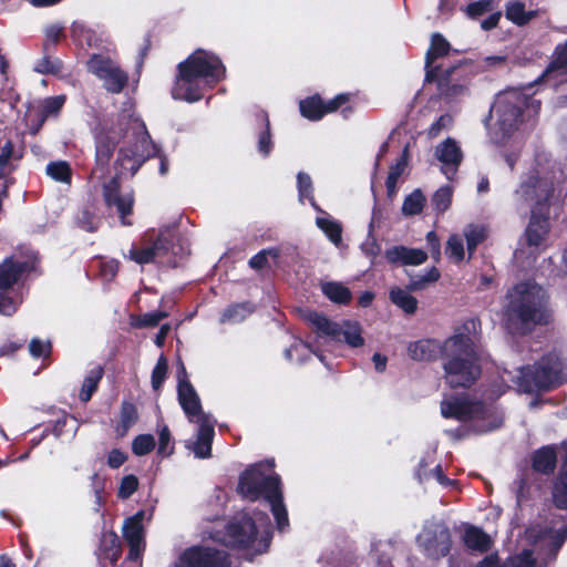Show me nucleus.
I'll return each mask as SVG.
<instances>
[{
    "label": "nucleus",
    "mask_w": 567,
    "mask_h": 567,
    "mask_svg": "<svg viewBox=\"0 0 567 567\" xmlns=\"http://www.w3.org/2000/svg\"><path fill=\"white\" fill-rule=\"evenodd\" d=\"M505 319L514 332L527 333L550 320L546 291L536 282L524 281L507 291Z\"/></svg>",
    "instance_id": "nucleus-1"
},
{
    "label": "nucleus",
    "mask_w": 567,
    "mask_h": 567,
    "mask_svg": "<svg viewBox=\"0 0 567 567\" xmlns=\"http://www.w3.org/2000/svg\"><path fill=\"white\" fill-rule=\"evenodd\" d=\"M225 68L218 56L197 50L178 64V75L172 94L176 100L196 102L202 99L205 86L220 81Z\"/></svg>",
    "instance_id": "nucleus-2"
},
{
    "label": "nucleus",
    "mask_w": 567,
    "mask_h": 567,
    "mask_svg": "<svg viewBox=\"0 0 567 567\" xmlns=\"http://www.w3.org/2000/svg\"><path fill=\"white\" fill-rule=\"evenodd\" d=\"M272 462L251 466L241 474L238 491L245 498L250 501L265 498L270 505L278 529L284 530L289 524L288 515L282 503L280 478L272 473Z\"/></svg>",
    "instance_id": "nucleus-3"
},
{
    "label": "nucleus",
    "mask_w": 567,
    "mask_h": 567,
    "mask_svg": "<svg viewBox=\"0 0 567 567\" xmlns=\"http://www.w3.org/2000/svg\"><path fill=\"white\" fill-rule=\"evenodd\" d=\"M446 382L453 386H470L478 378L481 368L470 336L457 333L443 343Z\"/></svg>",
    "instance_id": "nucleus-4"
},
{
    "label": "nucleus",
    "mask_w": 567,
    "mask_h": 567,
    "mask_svg": "<svg viewBox=\"0 0 567 567\" xmlns=\"http://www.w3.org/2000/svg\"><path fill=\"white\" fill-rule=\"evenodd\" d=\"M534 103L532 99L518 91L499 94L491 110L492 123L488 125L489 137L494 143L503 144L519 127L524 110Z\"/></svg>",
    "instance_id": "nucleus-5"
},
{
    "label": "nucleus",
    "mask_w": 567,
    "mask_h": 567,
    "mask_svg": "<svg viewBox=\"0 0 567 567\" xmlns=\"http://www.w3.org/2000/svg\"><path fill=\"white\" fill-rule=\"evenodd\" d=\"M259 525L247 514H238L226 526L225 535L219 533L210 537L226 546L238 547L251 551V554H262L267 550L270 543L268 525L259 518Z\"/></svg>",
    "instance_id": "nucleus-6"
},
{
    "label": "nucleus",
    "mask_w": 567,
    "mask_h": 567,
    "mask_svg": "<svg viewBox=\"0 0 567 567\" xmlns=\"http://www.w3.org/2000/svg\"><path fill=\"white\" fill-rule=\"evenodd\" d=\"M157 153L158 148L152 142L145 124L140 118L130 117L117 159L122 168L134 175L145 161Z\"/></svg>",
    "instance_id": "nucleus-7"
},
{
    "label": "nucleus",
    "mask_w": 567,
    "mask_h": 567,
    "mask_svg": "<svg viewBox=\"0 0 567 567\" xmlns=\"http://www.w3.org/2000/svg\"><path fill=\"white\" fill-rule=\"evenodd\" d=\"M559 372L557 363L543 360L533 367L517 369L515 373L505 370L501 379L507 388L515 386L518 392L533 393L555 386L559 381Z\"/></svg>",
    "instance_id": "nucleus-8"
},
{
    "label": "nucleus",
    "mask_w": 567,
    "mask_h": 567,
    "mask_svg": "<svg viewBox=\"0 0 567 567\" xmlns=\"http://www.w3.org/2000/svg\"><path fill=\"white\" fill-rule=\"evenodd\" d=\"M441 413L444 417H453L458 421L473 420L475 430L480 433L497 429L503 422L502 416L495 413L494 408L461 398L443 400Z\"/></svg>",
    "instance_id": "nucleus-9"
},
{
    "label": "nucleus",
    "mask_w": 567,
    "mask_h": 567,
    "mask_svg": "<svg viewBox=\"0 0 567 567\" xmlns=\"http://www.w3.org/2000/svg\"><path fill=\"white\" fill-rule=\"evenodd\" d=\"M37 257L30 255L25 260L16 256L0 264V313L10 316L17 310L19 300L14 297V287L22 276L35 269Z\"/></svg>",
    "instance_id": "nucleus-10"
},
{
    "label": "nucleus",
    "mask_w": 567,
    "mask_h": 567,
    "mask_svg": "<svg viewBox=\"0 0 567 567\" xmlns=\"http://www.w3.org/2000/svg\"><path fill=\"white\" fill-rule=\"evenodd\" d=\"M174 235L171 230L161 231L156 238L145 236L140 246H133L128 258L138 265L162 262L173 247Z\"/></svg>",
    "instance_id": "nucleus-11"
},
{
    "label": "nucleus",
    "mask_w": 567,
    "mask_h": 567,
    "mask_svg": "<svg viewBox=\"0 0 567 567\" xmlns=\"http://www.w3.org/2000/svg\"><path fill=\"white\" fill-rule=\"evenodd\" d=\"M416 542L425 555L434 559L446 556L451 549L450 530L444 524L437 522L426 523Z\"/></svg>",
    "instance_id": "nucleus-12"
},
{
    "label": "nucleus",
    "mask_w": 567,
    "mask_h": 567,
    "mask_svg": "<svg viewBox=\"0 0 567 567\" xmlns=\"http://www.w3.org/2000/svg\"><path fill=\"white\" fill-rule=\"evenodd\" d=\"M555 177L528 176L515 190L514 200L517 207L533 206L549 198L554 192Z\"/></svg>",
    "instance_id": "nucleus-13"
},
{
    "label": "nucleus",
    "mask_w": 567,
    "mask_h": 567,
    "mask_svg": "<svg viewBox=\"0 0 567 567\" xmlns=\"http://www.w3.org/2000/svg\"><path fill=\"white\" fill-rule=\"evenodd\" d=\"M87 68L111 93H120L128 81L127 74L110 58L93 55L87 61Z\"/></svg>",
    "instance_id": "nucleus-14"
},
{
    "label": "nucleus",
    "mask_w": 567,
    "mask_h": 567,
    "mask_svg": "<svg viewBox=\"0 0 567 567\" xmlns=\"http://www.w3.org/2000/svg\"><path fill=\"white\" fill-rule=\"evenodd\" d=\"M228 555L209 547H192L183 551L175 567H229Z\"/></svg>",
    "instance_id": "nucleus-15"
},
{
    "label": "nucleus",
    "mask_w": 567,
    "mask_h": 567,
    "mask_svg": "<svg viewBox=\"0 0 567 567\" xmlns=\"http://www.w3.org/2000/svg\"><path fill=\"white\" fill-rule=\"evenodd\" d=\"M177 378L178 401L188 421L192 423H197V420L202 419V416L212 417L210 415L203 412L200 400L195 389L187 380V373L183 362L178 363Z\"/></svg>",
    "instance_id": "nucleus-16"
},
{
    "label": "nucleus",
    "mask_w": 567,
    "mask_h": 567,
    "mask_svg": "<svg viewBox=\"0 0 567 567\" xmlns=\"http://www.w3.org/2000/svg\"><path fill=\"white\" fill-rule=\"evenodd\" d=\"M435 156L442 164V173L451 179L463 158L460 146L453 138H446L436 146Z\"/></svg>",
    "instance_id": "nucleus-17"
},
{
    "label": "nucleus",
    "mask_w": 567,
    "mask_h": 567,
    "mask_svg": "<svg viewBox=\"0 0 567 567\" xmlns=\"http://www.w3.org/2000/svg\"><path fill=\"white\" fill-rule=\"evenodd\" d=\"M566 530L564 526L557 530H542L533 527L527 530V536L534 543L537 550L540 551L544 548H548L550 554H556L565 543Z\"/></svg>",
    "instance_id": "nucleus-18"
},
{
    "label": "nucleus",
    "mask_w": 567,
    "mask_h": 567,
    "mask_svg": "<svg viewBox=\"0 0 567 567\" xmlns=\"http://www.w3.org/2000/svg\"><path fill=\"white\" fill-rule=\"evenodd\" d=\"M103 196L105 204L109 207H115L123 225H130L125 220V216L130 215L133 206V197L131 194L122 195L120 193V185L115 178H112L107 184L104 185Z\"/></svg>",
    "instance_id": "nucleus-19"
},
{
    "label": "nucleus",
    "mask_w": 567,
    "mask_h": 567,
    "mask_svg": "<svg viewBox=\"0 0 567 567\" xmlns=\"http://www.w3.org/2000/svg\"><path fill=\"white\" fill-rule=\"evenodd\" d=\"M143 516L144 513L138 512L134 516L127 518L123 525V535L130 545L128 558L132 560H136L143 550Z\"/></svg>",
    "instance_id": "nucleus-20"
},
{
    "label": "nucleus",
    "mask_w": 567,
    "mask_h": 567,
    "mask_svg": "<svg viewBox=\"0 0 567 567\" xmlns=\"http://www.w3.org/2000/svg\"><path fill=\"white\" fill-rule=\"evenodd\" d=\"M385 258L393 265L419 266L426 261L427 254L419 248L393 246L385 251Z\"/></svg>",
    "instance_id": "nucleus-21"
},
{
    "label": "nucleus",
    "mask_w": 567,
    "mask_h": 567,
    "mask_svg": "<svg viewBox=\"0 0 567 567\" xmlns=\"http://www.w3.org/2000/svg\"><path fill=\"white\" fill-rule=\"evenodd\" d=\"M198 431L197 439L193 444V452L198 458H207L212 453V442L214 437V424L213 417H203L197 420Z\"/></svg>",
    "instance_id": "nucleus-22"
},
{
    "label": "nucleus",
    "mask_w": 567,
    "mask_h": 567,
    "mask_svg": "<svg viewBox=\"0 0 567 567\" xmlns=\"http://www.w3.org/2000/svg\"><path fill=\"white\" fill-rule=\"evenodd\" d=\"M556 58L549 63L543 73V81L558 85L567 80V50L559 45L556 50Z\"/></svg>",
    "instance_id": "nucleus-23"
},
{
    "label": "nucleus",
    "mask_w": 567,
    "mask_h": 567,
    "mask_svg": "<svg viewBox=\"0 0 567 567\" xmlns=\"http://www.w3.org/2000/svg\"><path fill=\"white\" fill-rule=\"evenodd\" d=\"M548 231V221L546 218L533 216L525 231V241L530 249V254L537 250L544 243Z\"/></svg>",
    "instance_id": "nucleus-24"
},
{
    "label": "nucleus",
    "mask_w": 567,
    "mask_h": 567,
    "mask_svg": "<svg viewBox=\"0 0 567 567\" xmlns=\"http://www.w3.org/2000/svg\"><path fill=\"white\" fill-rule=\"evenodd\" d=\"M557 463V453L554 446H543L535 451L532 456L533 470L542 473H551Z\"/></svg>",
    "instance_id": "nucleus-25"
},
{
    "label": "nucleus",
    "mask_w": 567,
    "mask_h": 567,
    "mask_svg": "<svg viewBox=\"0 0 567 567\" xmlns=\"http://www.w3.org/2000/svg\"><path fill=\"white\" fill-rule=\"evenodd\" d=\"M408 350L413 360L427 361L443 353V346L435 340L425 339L411 343Z\"/></svg>",
    "instance_id": "nucleus-26"
},
{
    "label": "nucleus",
    "mask_w": 567,
    "mask_h": 567,
    "mask_svg": "<svg viewBox=\"0 0 567 567\" xmlns=\"http://www.w3.org/2000/svg\"><path fill=\"white\" fill-rule=\"evenodd\" d=\"M534 565L532 550L525 549L519 555L509 557L504 565L499 564L496 555L486 556L478 567H534Z\"/></svg>",
    "instance_id": "nucleus-27"
},
{
    "label": "nucleus",
    "mask_w": 567,
    "mask_h": 567,
    "mask_svg": "<svg viewBox=\"0 0 567 567\" xmlns=\"http://www.w3.org/2000/svg\"><path fill=\"white\" fill-rule=\"evenodd\" d=\"M323 216H318L316 218V225L319 229H321L328 239L337 247H339L342 243V226L341 224L331 218L323 210L320 212Z\"/></svg>",
    "instance_id": "nucleus-28"
},
{
    "label": "nucleus",
    "mask_w": 567,
    "mask_h": 567,
    "mask_svg": "<svg viewBox=\"0 0 567 567\" xmlns=\"http://www.w3.org/2000/svg\"><path fill=\"white\" fill-rule=\"evenodd\" d=\"M464 543L470 549L483 553L489 549L492 540L482 529L468 527L464 533Z\"/></svg>",
    "instance_id": "nucleus-29"
},
{
    "label": "nucleus",
    "mask_w": 567,
    "mask_h": 567,
    "mask_svg": "<svg viewBox=\"0 0 567 567\" xmlns=\"http://www.w3.org/2000/svg\"><path fill=\"white\" fill-rule=\"evenodd\" d=\"M450 49L451 45L449 41L441 33H433L425 56L426 66L430 68L436 59L446 55Z\"/></svg>",
    "instance_id": "nucleus-30"
},
{
    "label": "nucleus",
    "mask_w": 567,
    "mask_h": 567,
    "mask_svg": "<svg viewBox=\"0 0 567 567\" xmlns=\"http://www.w3.org/2000/svg\"><path fill=\"white\" fill-rule=\"evenodd\" d=\"M306 319L317 329L318 332L332 338L339 337V326L330 321L327 317L318 312L310 311L306 315Z\"/></svg>",
    "instance_id": "nucleus-31"
},
{
    "label": "nucleus",
    "mask_w": 567,
    "mask_h": 567,
    "mask_svg": "<svg viewBox=\"0 0 567 567\" xmlns=\"http://www.w3.org/2000/svg\"><path fill=\"white\" fill-rule=\"evenodd\" d=\"M390 299L395 306L409 315L416 311L417 300L409 291L401 288H392L390 290Z\"/></svg>",
    "instance_id": "nucleus-32"
},
{
    "label": "nucleus",
    "mask_w": 567,
    "mask_h": 567,
    "mask_svg": "<svg viewBox=\"0 0 567 567\" xmlns=\"http://www.w3.org/2000/svg\"><path fill=\"white\" fill-rule=\"evenodd\" d=\"M138 419L137 410L134 404L124 402L121 409L120 422L116 426V433L124 436L128 429L133 426Z\"/></svg>",
    "instance_id": "nucleus-33"
},
{
    "label": "nucleus",
    "mask_w": 567,
    "mask_h": 567,
    "mask_svg": "<svg viewBox=\"0 0 567 567\" xmlns=\"http://www.w3.org/2000/svg\"><path fill=\"white\" fill-rule=\"evenodd\" d=\"M102 375H103V370L101 367H95L87 373V375L85 377V379L83 381V384H82V388H81L80 394H79L81 401L87 402L92 398L93 393L97 389V384H99L100 380L102 379Z\"/></svg>",
    "instance_id": "nucleus-34"
},
{
    "label": "nucleus",
    "mask_w": 567,
    "mask_h": 567,
    "mask_svg": "<svg viewBox=\"0 0 567 567\" xmlns=\"http://www.w3.org/2000/svg\"><path fill=\"white\" fill-rule=\"evenodd\" d=\"M100 549L106 559L115 563L121 555L120 543L116 534L104 533L101 537Z\"/></svg>",
    "instance_id": "nucleus-35"
},
{
    "label": "nucleus",
    "mask_w": 567,
    "mask_h": 567,
    "mask_svg": "<svg viewBox=\"0 0 567 567\" xmlns=\"http://www.w3.org/2000/svg\"><path fill=\"white\" fill-rule=\"evenodd\" d=\"M463 235L466 239V248L470 256L487 236L485 227L480 225H467L463 230Z\"/></svg>",
    "instance_id": "nucleus-36"
},
{
    "label": "nucleus",
    "mask_w": 567,
    "mask_h": 567,
    "mask_svg": "<svg viewBox=\"0 0 567 567\" xmlns=\"http://www.w3.org/2000/svg\"><path fill=\"white\" fill-rule=\"evenodd\" d=\"M322 292L331 301L338 303H347L351 299L350 290L339 282H326L321 287Z\"/></svg>",
    "instance_id": "nucleus-37"
},
{
    "label": "nucleus",
    "mask_w": 567,
    "mask_h": 567,
    "mask_svg": "<svg viewBox=\"0 0 567 567\" xmlns=\"http://www.w3.org/2000/svg\"><path fill=\"white\" fill-rule=\"evenodd\" d=\"M300 112L303 117L317 121L324 115V106L319 97H309L300 102Z\"/></svg>",
    "instance_id": "nucleus-38"
},
{
    "label": "nucleus",
    "mask_w": 567,
    "mask_h": 567,
    "mask_svg": "<svg viewBox=\"0 0 567 567\" xmlns=\"http://www.w3.org/2000/svg\"><path fill=\"white\" fill-rule=\"evenodd\" d=\"M254 311V307L249 302L236 303L225 310L223 322H239Z\"/></svg>",
    "instance_id": "nucleus-39"
},
{
    "label": "nucleus",
    "mask_w": 567,
    "mask_h": 567,
    "mask_svg": "<svg viewBox=\"0 0 567 567\" xmlns=\"http://www.w3.org/2000/svg\"><path fill=\"white\" fill-rule=\"evenodd\" d=\"M342 334L344 341L353 348L363 346L364 341L361 336V328L357 322H346L339 327V336Z\"/></svg>",
    "instance_id": "nucleus-40"
},
{
    "label": "nucleus",
    "mask_w": 567,
    "mask_h": 567,
    "mask_svg": "<svg viewBox=\"0 0 567 567\" xmlns=\"http://www.w3.org/2000/svg\"><path fill=\"white\" fill-rule=\"evenodd\" d=\"M425 197L420 189H415L405 197L402 205V213L405 216L420 214L424 207Z\"/></svg>",
    "instance_id": "nucleus-41"
},
{
    "label": "nucleus",
    "mask_w": 567,
    "mask_h": 567,
    "mask_svg": "<svg viewBox=\"0 0 567 567\" xmlns=\"http://www.w3.org/2000/svg\"><path fill=\"white\" fill-rule=\"evenodd\" d=\"M297 184H298V192H299V199L302 202L305 198L309 199L311 206L317 210V212H322V209L317 205V203L315 202V198H313V195H312V181H311V177L306 174V173H302L300 172L298 175H297Z\"/></svg>",
    "instance_id": "nucleus-42"
},
{
    "label": "nucleus",
    "mask_w": 567,
    "mask_h": 567,
    "mask_svg": "<svg viewBox=\"0 0 567 567\" xmlns=\"http://www.w3.org/2000/svg\"><path fill=\"white\" fill-rule=\"evenodd\" d=\"M47 174L56 182L70 183L71 181V167L64 161L48 164Z\"/></svg>",
    "instance_id": "nucleus-43"
},
{
    "label": "nucleus",
    "mask_w": 567,
    "mask_h": 567,
    "mask_svg": "<svg viewBox=\"0 0 567 567\" xmlns=\"http://www.w3.org/2000/svg\"><path fill=\"white\" fill-rule=\"evenodd\" d=\"M533 12H527L520 2H512L506 7V18L516 24H525L533 18Z\"/></svg>",
    "instance_id": "nucleus-44"
},
{
    "label": "nucleus",
    "mask_w": 567,
    "mask_h": 567,
    "mask_svg": "<svg viewBox=\"0 0 567 567\" xmlns=\"http://www.w3.org/2000/svg\"><path fill=\"white\" fill-rule=\"evenodd\" d=\"M553 502L558 508H567V477L563 472L554 483Z\"/></svg>",
    "instance_id": "nucleus-45"
},
{
    "label": "nucleus",
    "mask_w": 567,
    "mask_h": 567,
    "mask_svg": "<svg viewBox=\"0 0 567 567\" xmlns=\"http://www.w3.org/2000/svg\"><path fill=\"white\" fill-rule=\"evenodd\" d=\"M440 271L437 268L432 267L423 275L416 276L411 279L409 289L412 291L424 289L429 284L435 282L440 279Z\"/></svg>",
    "instance_id": "nucleus-46"
},
{
    "label": "nucleus",
    "mask_w": 567,
    "mask_h": 567,
    "mask_svg": "<svg viewBox=\"0 0 567 567\" xmlns=\"http://www.w3.org/2000/svg\"><path fill=\"white\" fill-rule=\"evenodd\" d=\"M452 195L453 189L451 186L440 187L432 197L434 208L440 213L447 210L451 206Z\"/></svg>",
    "instance_id": "nucleus-47"
},
{
    "label": "nucleus",
    "mask_w": 567,
    "mask_h": 567,
    "mask_svg": "<svg viewBox=\"0 0 567 567\" xmlns=\"http://www.w3.org/2000/svg\"><path fill=\"white\" fill-rule=\"evenodd\" d=\"M445 252L455 262L462 261L465 256L463 238L460 235H452L447 240Z\"/></svg>",
    "instance_id": "nucleus-48"
},
{
    "label": "nucleus",
    "mask_w": 567,
    "mask_h": 567,
    "mask_svg": "<svg viewBox=\"0 0 567 567\" xmlns=\"http://www.w3.org/2000/svg\"><path fill=\"white\" fill-rule=\"evenodd\" d=\"M114 150V144L100 140L96 145V164L97 169L104 171L107 166Z\"/></svg>",
    "instance_id": "nucleus-49"
},
{
    "label": "nucleus",
    "mask_w": 567,
    "mask_h": 567,
    "mask_svg": "<svg viewBox=\"0 0 567 567\" xmlns=\"http://www.w3.org/2000/svg\"><path fill=\"white\" fill-rule=\"evenodd\" d=\"M155 447L154 436L151 434H142L134 439L132 451L137 456L148 454Z\"/></svg>",
    "instance_id": "nucleus-50"
},
{
    "label": "nucleus",
    "mask_w": 567,
    "mask_h": 567,
    "mask_svg": "<svg viewBox=\"0 0 567 567\" xmlns=\"http://www.w3.org/2000/svg\"><path fill=\"white\" fill-rule=\"evenodd\" d=\"M312 353L311 348L302 341H296L290 348L285 351V355L289 361L303 362L306 357Z\"/></svg>",
    "instance_id": "nucleus-51"
},
{
    "label": "nucleus",
    "mask_w": 567,
    "mask_h": 567,
    "mask_svg": "<svg viewBox=\"0 0 567 567\" xmlns=\"http://www.w3.org/2000/svg\"><path fill=\"white\" fill-rule=\"evenodd\" d=\"M65 102L64 95L48 97L42 102L41 113L43 116H52L59 113Z\"/></svg>",
    "instance_id": "nucleus-52"
},
{
    "label": "nucleus",
    "mask_w": 567,
    "mask_h": 567,
    "mask_svg": "<svg viewBox=\"0 0 567 567\" xmlns=\"http://www.w3.org/2000/svg\"><path fill=\"white\" fill-rule=\"evenodd\" d=\"M76 224L85 231H94L97 229L99 219L91 210L84 208L79 212L76 216Z\"/></svg>",
    "instance_id": "nucleus-53"
},
{
    "label": "nucleus",
    "mask_w": 567,
    "mask_h": 567,
    "mask_svg": "<svg viewBox=\"0 0 567 567\" xmlns=\"http://www.w3.org/2000/svg\"><path fill=\"white\" fill-rule=\"evenodd\" d=\"M167 372V360L165 357L161 355L157 360V363L152 372V386L154 390H158L165 378Z\"/></svg>",
    "instance_id": "nucleus-54"
},
{
    "label": "nucleus",
    "mask_w": 567,
    "mask_h": 567,
    "mask_svg": "<svg viewBox=\"0 0 567 567\" xmlns=\"http://www.w3.org/2000/svg\"><path fill=\"white\" fill-rule=\"evenodd\" d=\"M453 123V118L449 114L441 115L427 130L430 138L437 137L444 130L449 128Z\"/></svg>",
    "instance_id": "nucleus-55"
},
{
    "label": "nucleus",
    "mask_w": 567,
    "mask_h": 567,
    "mask_svg": "<svg viewBox=\"0 0 567 567\" xmlns=\"http://www.w3.org/2000/svg\"><path fill=\"white\" fill-rule=\"evenodd\" d=\"M167 316H168V313L165 312V311L148 312V313H145V315L141 316L137 319L135 326L140 327V328L155 327V326H157L161 320H163Z\"/></svg>",
    "instance_id": "nucleus-56"
},
{
    "label": "nucleus",
    "mask_w": 567,
    "mask_h": 567,
    "mask_svg": "<svg viewBox=\"0 0 567 567\" xmlns=\"http://www.w3.org/2000/svg\"><path fill=\"white\" fill-rule=\"evenodd\" d=\"M29 351L33 358L47 357L51 351V343L50 341L34 338L30 341Z\"/></svg>",
    "instance_id": "nucleus-57"
},
{
    "label": "nucleus",
    "mask_w": 567,
    "mask_h": 567,
    "mask_svg": "<svg viewBox=\"0 0 567 567\" xmlns=\"http://www.w3.org/2000/svg\"><path fill=\"white\" fill-rule=\"evenodd\" d=\"M138 486V481L134 475H126L122 478L121 485L118 487V496L121 498H128Z\"/></svg>",
    "instance_id": "nucleus-58"
},
{
    "label": "nucleus",
    "mask_w": 567,
    "mask_h": 567,
    "mask_svg": "<svg viewBox=\"0 0 567 567\" xmlns=\"http://www.w3.org/2000/svg\"><path fill=\"white\" fill-rule=\"evenodd\" d=\"M268 256L276 258L278 252L276 249H264L250 258L249 266L256 270L262 269L267 265Z\"/></svg>",
    "instance_id": "nucleus-59"
},
{
    "label": "nucleus",
    "mask_w": 567,
    "mask_h": 567,
    "mask_svg": "<svg viewBox=\"0 0 567 567\" xmlns=\"http://www.w3.org/2000/svg\"><path fill=\"white\" fill-rule=\"evenodd\" d=\"M403 167H404V164H402V163H398L396 165L391 167L388 178H386V182H385L389 196H392L395 194L396 182L403 172Z\"/></svg>",
    "instance_id": "nucleus-60"
},
{
    "label": "nucleus",
    "mask_w": 567,
    "mask_h": 567,
    "mask_svg": "<svg viewBox=\"0 0 567 567\" xmlns=\"http://www.w3.org/2000/svg\"><path fill=\"white\" fill-rule=\"evenodd\" d=\"M171 444V432L167 425H163L158 432V453L162 455H169L173 451Z\"/></svg>",
    "instance_id": "nucleus-61"
},
{
    "label": "nucleus",
    "mask_w": 567,
    "mask_h": 567,
    "mask_svg": "<svg viewBox=\"0 0 567 567\" xmlns=\"http://www.w3.org/2000/svg\"><path fill=\"white\" fill-rule=\"evenodd\" d=\"M61 64L58 60H53L50 56H43L39 60L34 66V70L39 73H56L60 71Z\"/></svg>",
    "instance_id": "nucleus-62"
},
{
    "label": "nucleus",
    "mask_w": 567,
    "mask_h": 567,
    "mask_svg": "<svg viewBox=\"0 0 567 567\" xmlns=\"http://www.w3.org/2000/svg\"><path fill=\"white\" fill-rule=\"evenodd\" d=\"M493 10V0H480L467 7L468 16L475 18Z\"/></svg>",
    "instance_id": "nucleus-63"
},
{
    "label": "nucleus",
    "mask_w": 567,
    "mask_h": 567,
    "mask_svg": "<svg viewBox=\"0 0 567 567\" xmlns=\"http://www.w3.org/2000/svg\"><path fill=\"white\" fill-rule=\"evenodd\" d=\"M258 148L265 156H267L271 151V136L268 120H266V130L259 136Z\"/></svg>",
    "instance_id": "nucleus-64"
}]
</instances>
